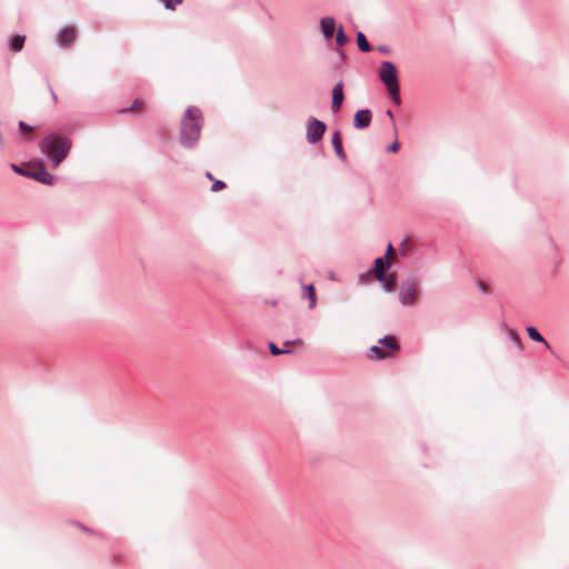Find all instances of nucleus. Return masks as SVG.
I'll list each match as a JSON object with an SVG mask.
<instances>
[{
    "mask_svg": "<svg viewBox=\"0 0 569 569\" xmlns=\"http://www.w3.org/2000/svg\"><path fill=\"white\" fill-rule=\"evenodd\" d=\"M399 350V345L393 337H385L379 340L378 346H373L370 349V358L383 359L391 357L396 351Z\"/></svg>",
    "mask_w": 569,
    "mask_h": 569,
    "instance_id": "obj_4",
    "label": "nucleus"
},
{
    "mask_svg": "<svg viewBox=\"0 0 569 569\" xmlns=\"http://www.w3.org/2000/svg\"><path fill=\"white\" fill-rule=\"evenodd\" d=\"M418 296V287L415 282H406L401 286L399 299L405 306H412Z\"/></svg>",
    "mask_w": 569,
    "mask_h": 569,
    "instance_id": "obj_8",
    "label": "nucleus"
},
{
    "mask_svg": "<svg viewBox=\"0 0 569 569\" xmlns=\"http://www.w3.org/2000/svg\"><path fill=\"white\" fill-rule=\"evenodd\" d=\"M26 37L21 34H16L10 43L11 50L17 52L23 48Z\"/></svg>",
    "mask_w": 569,
    "mask_h": 569,
    "instance_id": "obj_17",
    "label": "nucleus"
},
{
    "mask_svg": "<svg viewBox=\"0 0 569 569\" xmlns=\"http://www.w3.org/2000/svg\"><path fill=\"white\" fill-rule=\"evenodd\" d=\"M371 122V112L368 109L359 110L355 114L353 126L357 129H365Z\"/></svg>",
    "mask_w": 569,
    "mask_h": 569,
    "instance_id": "obj_10",
    "label": "nucleus"
},
{
    "mask_svg": "<svg viewBox=\"0 0 569 569\" xmlns=\"http://www.w3.org/2000/svg\"><path fill=\"white\" fill-rule=\"evenodd\" d=\"M302 345H303V342H302V340H300V339H297V340H293V341H286V342L283 343V348H282V349H280V351H290V350L288 349V347H289V346L302 347Z\"/></svg>",
    "mask_w": 569,
    "mask_h": 569,
    "instance_id": "obj_24",
    "label": "nucleus"
},
{
    "mask_svg": "<svg viewBox=\"0 0 569 569\" xmlns=\"http://www.w3.org/2000/svg\"><path fill=\"white\" fill-rule=\"evenodd\" d=\"M343 86L341 82L337 83L332 89V102H331V109L333 112H337L340 110L342 101H343Z\"/></svg>",
    "mask_w": 569,
    "mask_h": 569,
    "instance_id": "obj_11",
    "label": "nucleus"
},
{
    "mask_svg": "<svg viewBox=\"0 0 569 569\" xmlns=\"http://www.w3.org/2000/svg\"><path fill=\"white\" fill-rule=\"evenodd\" d=\"M412 249V242L409 238H403L400 247H399V254L402 257H406L407 253Z\"/></svg>",
    "mask_w": 569,
    "mask_h": 569,
    "instance_id": "obj_20",
    "label": "nucleus"
},
{
    "mask_svg": "<svg viewBox=\"0 0 569 569\" xmlns=\"http://www.w3.org/2000/svg\"><path fill=\"white\" fill-rule=\"evenodd\" d=\"M26 176L44 184H51L53 180L52 176L47 171L42 162L30 166L26 171Z\"/></svg>",
    "mask_w": 569,
    "mask_h": 569,
    "instance_id": "obj_7",
    "label": "nucleus"
},
{
    "mask_svg": "<svg viewBox=\"0 0 569 569\" xmlns=\"http://www.w3.org/2000/svg\"><path fill=\"white\" fill-rule=\"evenodd\" d=\"M379 77L383 84L386 86L395 104H400L401 99L399 92V80L395 64L389 61L382 62L379 71Z\"/></svg>",
    "mask_w": 569,
    "mask_h": 569,
    "instance_id": "obj_3",
    "label": "nucleus"
},
{
    "mask_svg": "<svg viewBox=\"0 0 569 569\" xmlns=\"http://www.w3.org/2000/svg\"><path fill=\"white\" fill-rule=\"evenodd\" d=\"M226 188V183L221 180H213V184L211 186V191L217 192Z\"/></svg>",
    "mask_w": 569,
    "mask_h": 569,
    "instance_id": "obj_25",
    "label": "nucleus"
},
{
    "mask_svg": "<svg viewBox=\"0 0 569 569\" xmlns=\"http://www.w3.org/2000/svg\"><path fill=\"white\" fill-rule=\"evenodd\" d=\"M19 128H20V130H21V131H23V132H32V130H33V128H32V127H30L29 124H27V123H26V122H23V121H20V122H19Z\"/></svg>",
    "mask_w": 569,
    "mask_h": 569,
    "instance_id": "obj_26",
    "label": "nucleus"
},
{
    "mask_svg": "<svg viewBox=\"0 0 569 569\" xmlns=\"http://www.w3.org/2000/svg\"><path fill=\"white\" fill-rule=\"evenodd\" d=\"M479 288L485 293L488 292V289H489L488 284L486 282H483V281L479 282Z\"/></svg>",
    "mask_w": 569,
    "mask_h": 569,
    "instance_id": "obj_28",
    "label": "nucleus"
},
{
    "mask_svg": "<svg viewBox=\"0 0 569 569\" xmlns=\"http://www.w3.org/2000/svg\"><path fill=\"white\" fill-rule=\"evenodd\" d=\"M166 9L176 10L177 6L181 4L183 0H160Z\"/></svg>",
    "mask_w": 569,
    "mask_h": 569,
    "instance_id": "obj_21",
    "label": "nucleus"
},
{
    "mask_svg": "<svg viewBox=\"0 0 569 569\" xmlns=\"http://www.w3.org/2000/svg\"><path fill=\"white\" fill-rule=\"evenodd\" d=\"M400 148V144L398 141H395L390 147H389V151L391 152H397Z\"/></svg>",
    "mask_w": 569,
    "mask_h": 569,
    "instance_id": "obj_27",
    "label": "nucleus"
},
{
    "mask_svg": "<svg viewBox=\"0 0 569 569\" xmlns=\"http://www.w3.org/2000/svg\"><path fill=\"white\" fill-rule=\"evenodd\" d=\"M303 297H307L310 301L309 307L313 308L316 306V290L313 284L305 286L303 287Z\"/></svg>",
    "mask_w": 569,
    "mask_h": 569,
    "instance_id": "obj_15",
    "label": "nucleus"
},
{
    "mask_svg": "<svg viewBox=\"0 0 569 569\" xmlns=\"http://www.w3.org/2000/svg\"><path fill=\"white\" fill-rule=\"evenodd\" d=\"M77 38V29L74 27H66L58 37V43L62 47H69Z\"/></svg>",
    "mask_w": 569,
    "mask_h": 569,
    "instance_id": "obj_9",
    "label": "nucleus"
},
{
    "mask_svg": "<svg viewBox=\"0 0 569 569\" xmlns=\"http://www.w3.org/2000/svg\"><path fill=\"white\" fill-rule=\"evenodd\" d=\"M387 114H388V117H390V118H392V117H393L391 111H387Z\"/></svg>",
    "mask_w": 569,
    "mask_h": 569,
    "instance_id": "obj_32",
    "label": "nucleus"
},
{
    "mask_svg": "<svg viewBox=\"0 0 569 569\" xmlns=\"http://www.w3.org/2000/svg\"><path fill=\"white\" fill-rule=\"evenodd\" d=\"M12 169H13L16 172H18V173L26 176V171H27V170L20 169V168H19V167H17L16 164H12Z\"/></svg>",
    "mask_w": 569,
    "mask_h": 569,
    "instance_id": "obj_29",
    "label": "nucleus"
},
{
    "mask_svg": "<svg viewBox=\"0 0 569 569\" xmlns=\"http://www.w3.org/2000/svg\"><path fill=\"white\" fill-rule=\"evenodd\" d=\"M396 259V250L391 243L387 246L385 257L377 258L373 264V274L378 281H383L386 278V270L391 267Z\"/></svg>",
    "mask_w": 569,
    "mask_h": 569,
    "instance_id": "obj_5",
    "label": "nucleus"
},
{
    "mask_svg": "<svg viewBox=\"0 0 569 569\" xmlns=\"http://www.w3.org/2000/svg\"><path fill=\"white\" fill-rule=\"evenodd\" d=\"M146 109V103L141 99H136L129 109H123L122 112L142 113Z\"/></svg>",
    "mask_w": 569,
    "mask_h": 569,
    "instance_id": "obj_14",
    "label": "nucleus"
},
{
    "mask_svg": "<svg viewBox=\"0 0 569 569\" xmlns=\"http://www.w3.org/2000/svg\"><path fill=\"white\" fill-rule=\"evenodd\" d=\"M202 113L197 107H189L181 120V142L191 147L194 144L201 133Z\"/></svg>",
    "mask_w": 569,
    "mask_h": 569,
    "instance_id": "obj_1",
    "label": "nucleus"
},
{
    "mask_svg": "<svg viewBox=\"0 0 569 569\" xmlns=\"http://www.w3.org/2000/svg\"><path fill=\"white\" fill-rule=\"evenodd\" d=\"M320 26H321L323 37L326 39H331L335 33V29H336L335 19L330 18V17L322 18L320 20Z\"/></svg>",
    "mask_w": 569,
    "mask_h": 569,
    "instance_id": "obj_12",
    "label": "nucleus"
},
{
    "mask_svg": "<svg viewBox=\"0 0 569 569\" xmlns=\"http://www.w3.org/2000/svg\"><path fill=\"white\" fill-rule=\"evenodd\" d=\"M336 42L340 47L345 46L348 42V38L341 28L338 30L336 34Z\"/></svg>",
    "mask_w": 569,
    "mask_h": 569,
    "instance_id": "obj_22",
    "label": "nucleus"
},
{
    "mask_svg": "<svg viewBox=\"0 0 569 569\" xmlns=\"http://www.w3.org/2000/svg\"><path fill=\"white\" fill-rule=\"evenodd\" d=\"M332 146L335 148L336 154L341 159L346 160V152L342 147V138L339 131H336L332 134Z\"/></svg>",
    "mask_w": 569,
    "mask_h": 569,
    "instance_id": "obj_13",
    "label": "nucleus"
},
{
    "mask_svg": "<svg viewBox=\"0 0 569 569\" xmlns=\"http://www.w3.org/2000/svg\"><path fill=\"white\" fill-rule=\"evenodd\" d=\"M206 177H207L209 180H212V181L214 180V179H213V176H212V174H211V172H209V171L206 173Z\"/></svg>",
    "mask_w": 569,
    "mask_h": 569,
    "instance_id": "obj_30",
    "label": "nucleus"
},
{
    "mask_svg": "<svg viewBox=\"0 0 569 569\" xmlns=\"http://www.w3.org/2000/svg\"><path fill=\"white\" fill-rule=\"evenodd\" d=\"M51 94H52L53 101L57 102L58 98H57L56 93L53 91H51Z\"/></svg>",
    "mask_w": 569,
    "mask_h": 569,
    "instance_id": "obj_31",
    "label": "nucleus"
},
{
    "mask_svg": "<svg viewBox=\"0 0 569 569\" xmlns=\"http://www.w3.org/2000/svg\"><path fill=\"white\" fill-rule=\"evenodd\" d=\"M357 44L359 49L363 52H368L371 50V47L362 32H358L357 34Z\"/></svg>",
    "mask_w": 569,
    "mask_h": 569,
    "instance_id": "obj_19",
    "label": "nucleus"
},
{
    "mask_svg": "<svg viewBox=\"0 0 569 569\" xmlns=\"http://www.w3.org/2000/svg\"><path fill=\"white\" fill-rule=\"evenodd\" d=\"M269 350L273 356L290 353L291 351H280V348L274 342H269Z\"/></svg>",
    "mask_w": 569,
    "mask_h": 569,
    "instance_id": "obj_23",
    "label": "nucleus"
},
{
    "mask_svg": "<svg viewBox=\"0 0 569 569\" xmlns=\"http://www.w3.org/2000/svg\"><path fill=\"white\" fill-rule=\"evenodd\" d=\"M326 123L311 118L307 122V140L309 143H317L326 132Z\"/></svg>",
    "mask_w": 569,
    "mask_h": 569,
    "instance_id": "obj_6",
    "label": "nucleus"
},
{
    "mask_svg": "<svg viewBox=\"0 0 569 569\" xmlns=\"http://www.w3.org/2000/svg\"><path fill=\"white\" fill-rule=\"evenodd\" d=\"M40 148L51 159L53 167H58L68 156L71 141L66 137L49 134L40 142Z\"/></svg>",
    "mask_w": 569,
    "mask_h": 569,
    "instance_id": "obj_2",
    "label": "nucleus"
},
{
    "mask_svg": "<svg viewBox=\"0 0 569 569\" xmlns=\"http://www.w3.org/2000/svg\"><path fill=\"white\" fill-rule=\"evenodd\" d=\"M527 333L533 341L541 342L547 348H549V343L545 340V338L539 333V331L535 327H528Z\"/></svg>",
    "mask_w": 569,
    "mask_h": 569,
    "instance_id": "obj_16",
    "label": "nucleus"
},
{
    "mask_svg": "<svg viewBox=\"0 0 569 569\" xmlns=\"http://www.w3.org/2000/svg\"><path fill=\"white\" fill-rule=\"evenodd\" d=\"M380 282L383 283V287L387 291H392L396 287L397 277L395 273H386L385 280Z\"/></svg>",
    "mask_w": 569,
    "mask_h": 569,
    "instance_id": "obj_18",
    "label": "nucleus"
}]
</instances>
